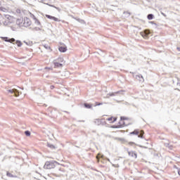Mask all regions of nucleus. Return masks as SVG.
Masks as SVG:
<instances>
[{
	"instance_id": "nucleus-16",
	"label": "nucleus",
	"mask_w": 180,
	"mask_h": 180,
	"mask_svg": "<svg viewBox=\"0 0 180 180\" xmlns=\"http://www.w3.org/2000/svg\"><path fill=\"white\" fill-rule=\"evenodd\" d=\"M16 44L18 46V47L22 46V42L20 41H16Z\"/></svg>"
},
{
	"instance_id": "nucleus-27",
	"label": "nucleus",
	"mask_w": 180,
	"mask_h": 180,
	"mask_svg": "<svg viewBox=\"0 0 180 180\" xmlns=\"http://www.w3.org/2000/svg\"><path fill=\"white\" fill-rule=\"evenodd\" d=\"M119 127H119V126H112V129H119Z\"/></svg>"
},
{
	"instance_id": "nucleus-22",
	"label": "nucleus",
	"mask_w": 180,
	"mask_h": 180,
	"mask_svg": "<svg viewBox=\"0 0 180 180\" xmlns=\"http://www.w3.org/2000/svg\"><path fill=\"white\" fill-rule=\"evenodd\" d=\"M7 176H10V178H13V175L9 172H7Z\"/></svg>"
},
{
	"instance_id": "nucleus-4",
	"label": "nucleus",
	"mask_w": 180,
	"mask_h": 180,
	"mask_svg": "<svg viewBox=\"0 0 180 180\" xmlns=\"http://www.w3.org/2000/svg\"><path fill=\"white\" fill-rule=\"evenodd\" d=\"M58 50L60 53H65V51H67V46L64 44H60Z\"/></svg>"
},
{
	"instance_id": "nucleus-2",
	"label": "nucleus",
	"mask_w": 180,
	"mask_h": 180,
	"mask_svg": "<svg viewBox=\"0 0 180 180\" xmlns=\"http://www.w3.org/2000/svg\"><path fill=\"white\" fill-rule=\"evenodd\" d=\"M22 22V26L25 27H29L32 25V21L27 17L24 18Z\"/></svg>"
},
{
	"instance_id": "nucleus-3",
	"label": "nucleus",
	"mask_w": 180,
	"mask_h": 180,
	"mask_svg": "<svg viewBox=\"0 0 180 180\" xmlns=\"http://www.w3.org/2000/svg\"><path fill=\"white\" fill-rule=\"evenodd\" d=\"M7 91L8 92V94H13L14 96L15 97L19 96V94H20V92H19V91H18V89H11L7 90Z\"/></svg>"
},
{
	"instance_id": "nucleus-18",
	"label": "nucleus",
	"mask_w": 180,
	"mask_h": 180,
	"mask_svg": "<svg viewBox=\"0 0 180 180\" xmlns=\"http://www.w3.org/2000/svg\"><path fill=\"white\" fill-rule=\"evenodd\" d=\"M47 146L49 147V148H56V146H54L53 144L48 143Z\"/></svg>"
},
{
	"instance_id": "nucleus-11",
	"label": "nucleus",
	"mask_w": 180,
	"mask_h": 180,
	"mask_svg": "<svg viewBox=\"0 0 180 180\" xmlns=\"http://www.w3.org/2000/svg\"><path fill=\"white\" fill-rule=\"evenodd\" d=\"M4 41H8V43H13V41H15L14 38H11L8 39V37H4Z\"/></svg>"
},
{
	"instance_id": "nucleus-33",
	"label": "nucleus",
	"mask_w": 180,
	"mask_h": 180,
	"mask_svg": "<svg viewBox=\"0 0 180 180\" xmlns=\"http://www.w3.org/2000/svg\"><path fill=\"white\" fill-rule=\"evenodd\" d=\"M177 50H179V51H180V48H179V47H177Z\"/></svg>"
},
{
	"instance_id": "nucleus-34",
	"label": "nucleus",
	"mask_w": 180,
	"mask_h": 180,
	"mask_svg": "<svg viewBox=\"0 0 180 180\" xmlns=\"http://www.w3.org/2000/svg\"><path fill=\"white\" fill-rule=\"evenodd\" d=\"M97 105H98V106H100V105H102V103H98Z\"/></svg>"
},
{
	"instance_id": "nucleus-31",
	"label": "nucleus",
	"mask_w": 180,
	"mask_h": 180,
	"mask_svg": "<svg viewBox=\"0 0 180 180\" xmlns=\"http://www.w3.org/2000/svg\"><path fill=\"white\" fill-rule=\"evenodd\" d=\"M50 88L51 89H54V86H51Z\"/></svg>"
},
{
	"instance_id": "nucleus-6",
	"label": "nucleus",
	"mask_w": 180,
	"mask_h": 180,
	"mask_svg": "<svg viewBox=\"0 0 180 180\" xmlns=\"http://www.w3.org/2000/svg\"><path fill=\"white\" fill-rule=\"evenodd\" d=\"M46 18H47L48 19H51V20H53L54 22H60V20L58 18L51 16L50 15H46Z\"/></svg>"
},
{
	"instance_id": "nucleus-35",
	"label": "nucleus",
	"mask_w": 180,
	"mask_h": 180,
	"mask_svg": "<svg viewBox=\"0 0 180 180\" xmlns=\"http://www.w3.org/2000/svg\"><path fill=\"white\" fill-rule=\"evenodd\" d=\"M149 23H151V24H153V23H154L153 21H151V22H150Z\"/></svg>"
},
{
	"instance_id": "nucleus-24",
	"label": "nucleus",
	"mask_w": 180,
	"mask_h": 180,
	"mask_svg": "<svg viewBox=\"0 0 180 180\" xmlns=\"http://www.w3.org/2000/svg\"><path fill=\"white\" fill-rule=\"evenodd\" d=\"M58 61H60V63H63V61H64V60L63 59V58H58Z\"/></svg>"
},
{
	"instance_id": "nucleus-29",
	"label": "nucleus",
	"mask_w": 180,
	"mask_h": 180,
	"mask_svg": "<svg viewBox=\"0 0 180 180\" xmlns=\"http://www.w3.org/2000/svg\"><path fill=\"white\" fill-rule=\"evenodd\" d=\"M44 47H45V49H50V47L49 46V45H47V46L45 45Z\"/></svg>"
},
{
	"instance_id": "nucleus-23",
	"label": "nucleus",
	"mask_w": 180,
	"mask_h": 180,
	"mask_svg": "<svg viewBox=\"0 0 180 180\" xmlns=\"http://www.w3.org/2000/svg\"><path fill=\"white\" fill-rule=\"evenodd\" d=\"M76 20H77V22H79L80 23H84V20L79 18L76 19Z\"/></svg>"
},
{
	"instance_id": "nucleus-13",
	"label": "nucleus",
	"mask_w": 180,
	"mask_h": 180,
	"mask_svg": "<svg viewBox=\"0 0 180 180\" xmlns=\"http://www.w3.org/2000/svg\"><path fill=\"white\" fill-rule=\"evenodd\" d=\"M153 18H154V15H153V14H148V20H153Z\"/></svg>"
},
{
	"instance_id": "nucleus-30",
	"label": "nucleus",
	"mask_w": 180,
	"mask_h": 180,
	"mask_svg": "<svg viewBox=\"0 0 180 180\" xmlns=\"http://www.w3.org/2000/svg\"><path fill=\"white\" fill-rule=\"evenodd\" d=\"M177 172H178L179 175H180V169H177Z\"/></svg>"
},
{
	"instance_id": "nucleus-20",
	"label": "nucleus",
	"mask_w": 180,
	"mask_h": 180,
	"mask_svg": "<svg viewBox=\"0 0 180 180\" xmlns=\"http://www.w3.org/2000/svg\"><path fill=\"white\" fill-rule=\"evenodd\" d=\"M84 106L87 108V109H91V106L88 104V103H84Z\"/></svg>"
},
{
	"instance_id": "nucleus-7",
	"label": "nucleus",
	"mask_w": 180,
	"mask_h": 180,
	"mask_svg": "<svg viewBox=\"0 0 180 180\" xmlns=\"http://www.w3.org/2000/svg\"><path fill=\"white\" fill-rule=\"evenodd\" d=\"M30 16H31V18H32V19H34L35 25H37V26H40V21H39V20H37V18H36L34 15H33L30 13Z\"/></svg>"
},
{
	"instance_id": "nucleus-9",
	"label": "nucleus",
	"mask_w": 180,
	"mask_h": 180,
	"mask_svg": "<svg viewBox=\"0 0 180 180\" xmlns=\"http://www.w3.org/2000/svg\"><path fill=\"white\" fill-rule=\"evenodd\" d=\"M122 91H117V92H114V93H110L108 94H107L106 98H109L110 96H116V95H117V94H122Z\"/></svg>"
},
{
	"instance_id": "nucleus-21",
	"label": "nucleus",
	"mask_w": 180,
	"mask_h": 180,
	"mask_svg": "<svg viewBox=\"0 0 180 180\" xmlns=\"http://www.w3.org/2000/svg\"><path fill=\"white\" fill-rule=\"evenodd\" d=\"M25 134L27 137H29V136H30V131H25Z\"/></svg>"
},
{
	"instance_id": "nucleus-1",
	"label": "nucleus",
	"mask_w": 180,
	"mask_h": 180,
	"mask_svg": "<svg viewBox=\"0 0 180 180\" xmlns=\"http://www.w3.org/2000/svg\"><path fill=\"white\" fill-rule=\"evenodd\" d=\"M58 164L56 161L46 162L44 168V169H52L56 168V165Z\"/></svg>"
},
{
	"instance_id": "nucleus-8",
	"label": "nucleus",
	"mask_w": 180,
	"mask_h": 180,
	"mask_svg": "<svg viewBox=\"0 0 180 180\" xmlns=\"http://www.w3.org/2000/svg\"><path fill=\"white\" fill-rule=\"evenodd\" d=\"M128 154L129 157H132V158H137V153L133 150L129 151Z\"/></svg>"
},
{
	"instance_id": "nucleus-17",
	"label": "nucleus",
	"mask_w": 180,
	"mask_h": 180,
	"mask_svg": "<svg viewBox=\"0 0 180 180\" xmlns=\"http://www.w3.org/2000/svg\"><path fill=\"white\" fill-rule=\"evenodd\" d=\"M139 133H140V132H139V131L135 130V131L131 132L130 134H136V135H138V134H139Z\"/></svg>"
},
{
	"instance_id": "nucleus-26",
	"label": "nucleus",
	"mask_w": 180,
	"mask_h": 180,
	"mask_svg": "<svg viewBox=\"0 0 180 180\" xmlns=\"http://www.w3.org/2000/svg\"><path fill=\"white\" fill-rule=\"evenodd\" d=\"M107 120H108V122H111V120H113V117H110V118H108Z\"/></svg>"
},
{
	"instance_id": "nucleus-10",
	"label": "nucleus",
	"mask_w": 180,
	"mask_h": 180,
	"mask_svg": "<svg viewBox=\"0 0 180 180\" xmlns=\"http://www.w3.org/2000/svg\"><path fill=\"white\" fill-rule=\"evenodd\" d=\"M135 77H136V79H139V81L144 82V77H143V75H138Z\"/></svg>"
},
{
	"instance_id": "nucleus-14",
	"label": "nucleus",
	"mask_w": 180,
	"mask_h": 180,
	"mask_svg": "<svg viewBox=\"0 0 180 180\" xmlns=\"http://www.w3.org/2000/svg\"><path fill=\"white\" fill-rule=\"evenodd\" d=\"M150 34V30H146L143 32L144 36L147 37Z\"/></svg>"
},
{
	"instance_id": "nucleus-12",
	"label": "nucleus",
	"mask_w": 180,
	"mask_h": 180,
	"mask_svg": "<svg viewBox=\"0 0 180 180\" xmlns=\"http://www.w3.org/2000/svg\"><path fill=\"white\" fill-rule=\"evenodd\" d=\"M55 67H63V63H60L58 62H54Z\"/></svg>"
},
{
	"instance_id": "nucleus-32",
	"label": "nucleus",
	"mask_w": 180,
	"mask_h": 180,
	"mask_svg": "<svg viewBox=\"0 0 180 180\" xmlns=\"http://www.w3.org/2000/svg\"><path fill=\"white\" fill-rule=\"evenodd\" d=\"M107 160H108V162H110V160L109 158H107Z\"/></svg>"
},
{
	"instance_id": "nucleus-25",
	"label": "nucleus",
	"mask_w": 180,
	"mask_h": 180,
	"mask_svg": "<svg viewBox=\"0 0 180 180\" xmlns=\"http://www.w3.org/2000/svg\"><path fill=\"white\" fill-rule=\"evenodd\" d=\"M177 85L180 86V79H177Z\"/></svg>"
},
{
	"instance_id": "nucleus-28",
	"label": "nucleus",
	"mask_w": 180,
	"mask_h": 180,
	"mask_svg": "<svg viewBox=\"0 0 180 180\" xmlns=\"http://www.w3.org/2000/svg\"><path fill=\"white\" fill-rule=\"evenodd\" d=\"M116 120H117V118H116V117H114V118H113V121L112 122V123H115V122H116Z\"/></svg>"
},
{
	"instance_id": "nucleus-15",
	"label": "nucleus",
	"mask_w": 180,
	"mask_h": 180,
	"mask_svg": "<svg viewBox=\"0 0 180 180\" xmlns=\"http://www.w3.org/2000/svg\"><path fill=\"white\" fill-rule=\"evenodd\" d=\"M46 5H49V6H51L52 8H55L56 9H57V11H58L60 12V9L58 7H56L55 6L53 5H50L49 4H47Z\"/></svg>"
},
{
	"instance_id": "nucleus-5",
	"label": "nucleus",
	"mask_w": 180,
	"mask_h": 180,
	"mask_svg": "<svg viewBox=\"0 0 180 180\" xmlns=\"http://www.w3.org/2000/svg\"><path fill=\"white\" fill-rule=\"evenodd\" d=\"M123 120H127V118L126 117H121V120L119 122L120 127H122V126H127V124H126V122H124V121Z\"/></svg>"
},
{
	"instance_id": "nucleus-19",
	"label": "nucleus",
	"mask_w": 180,
	"mask_h": 180,
	"mask_svg": "<svg viewBox=\"0 0 180 180\" xmlns=\"http://www.w3.org/2000/svg\"><path fill=\"white\" fill-rule=\"evenodd\" d=\"M144 134V131H141L140 135L138 136V137L143 139V135Z\"/></svg>"
}]
</instances>
